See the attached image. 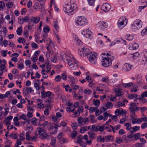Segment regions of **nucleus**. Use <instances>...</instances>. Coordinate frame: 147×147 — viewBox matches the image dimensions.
Instances as JSON below:
<instances>
[{
    "mask_svg": "<svg viewBox=\"0 0 147 147\" xmlns=\"http://www.w3.org/2000/svg\"><path fill=\"white\" fill-rule=\"evenodd\" d=\"M37 120V119L36 118H33L31 121L32 123L34 125H36V122Z\"/></svg>",
    "mask_w": 147,
    "mask_h": 147,
    "instance_id": "obj_53",
    "label": "nucleus"
},
{
    "mask_svg": "<svg viewBox=\"0 0 147 147\" xmlns=\"http://www.w3.org/2000/svg\"><path fill=\"white\" fill-rule=\"evenodd\" d=\"M141 127L142 129H144L147 127V122L142 123Z\"/></svg>",
    "mask_w": 147,
    "mask_h": 147,
    "instance_id": "obj_64",
    "label": "nucleus"
},
{
    "mask_svg": "<svg viewBox=\"0 0 147 147\" xmlns=\"http://www.w3.org/2000/svg\"><path fill=\"white\" fill-rule=\"evenodd\" d=\"M135 97H138V95L136 94H131L128 95V97L130 99H133Z\"/></svg>",
    "mask_w": 147,
    "mask_h": 147,
    "instance_id": "obj_35",
    "label": "nucleus"
},
{
    "mask_svg": "<svg viewBox=\"0 0 147 147\" xmlns=\"http://www.w3.org/2000/svg\"><path fill=\"white\" fill-rule=\"evenodd\" d=\"M142 60L147 61V50H145L143 52V55L142 56Z\"/></svg>",
    "mask_w": 147,
    "mask_h": 147,
    "instance_id": "obj_25",
    "label": "nucleus"
},
{
    "mask_svg": "<svg viewBox=\"0 0 147 147\" xmlns=\"http://www.w3.org/2000/svg\"><path fill=\"white\" fill-rule=\"evenodd\" d=\"M81 34L87 38H88L90 37H92V33L88 29L83 30L81 32Z\"/></svg>",
    "mask_w": 147,
    "mask_h": 147,
    "instance_id": "obj_11",
    "label": "nucleus"
},
{
    "mask_svg": "<svg viewBox=\"0 0 147 147\" xmlns=\"http://www.w3.org/2000/svg\"><path fill=\"white\" fill-rule=\"evenodd\" d=\"M143 145V143H138L135 144L132 147H142Z\"/></svg>",
    "mask_w": 147,
    "mask_h": 147,
    "instance_id": "obj_50",
    "label": "nucleus"
},
{
    "mask_svg": "<svg viewBox=\"0 0 147 147\" xmlns=\"http://www.w3.org/2000/svg\"><path fill=\"white\" fill-rule=\"evenodd\" d=\"M18 135V134H11L9 135V136L13 139H17Z\"/></svg>",
    "mask_w": 147,
    "mask_h": 147,
    "instance_id": "obj_29",
    "label": "nucleus"
},
{
    "mask_svg": "<svg viewBox=\"0 0 147 147\" xmlns=\"http://www.w3.org/2000/svg\"><path fill=\"white\" fill-rule=\"evenodd\" d=\"M142 21L138 19L135 20L133 24H131V27L133 29L136 28L139 29L142 27Z\"/></svg>",
    "mask_w": 147,
    "mask_h": 147,
    "instance_id": "obj_8",
    "label": "nucleus"
},
{
    "mask_svg": "<svg viewBox=\"0 0 147 147\" xmlns=\"http://www.w3.org/2000/svg\"><path fill=\"white\" fill-rule=\"evenodd\" d=\"M28 29L29 30H31L32 29V27L34 26L33 24L30 22H28Z\"/></svg>",
    "mask_w": 147,
    "mask_h": 147,
    "instance_id": "obj_62",
    "label": "nucleus"
},
{
    "mask_svg": "<svg viewBox=\"0 0 147 147\" xmlns=\"http://www.w3.org/2000/svg\"><path fill=\"white\" fill-rule=\"evenodd\" d=\"M136 115H130L131 117V123L133 124L137 123V118L134 117Z\"/></svg>",
    "mask_w": 147,
    "mask_h": 147,
    "instance_id": "obj_24",
    "label": "nucleus"
},
{
    "mask_svg": "<svg viewBox=\"0 0 147 147\" xmlns=\"http://www.w3.org/2000/svg\"><path fill=\"white\" fill-rule=\"evenodd\" d=\"M129 109L130 112V115H135V112L139 110V107L136 106L135 103L132 102L130 103Z\"/></svg>",
    "mask_w": 147,
    "mask_h": 147,
    "instance_id": "obj_4",
    "label": "nucleus"
},
{
    "mask_svg": "<svg viewBox=\"0 0 147 147\" xmlns=\"http://www.w3.org/2000/svg\"><path fill=\"white\" fill-rule=\"evenodd\" d=\"M122 85L123 87L126 88L127 87H130L131 86H132L133 85V84L131 82L127 83H123L122 84Z\"/></svg>",
    "mask_w": 147,
    "mask_h": 147,
    "instance_id": "obj_26",
    "label": "nucleus"
},
{
    "mask_svg": "<svg viewBox=\"0 0 147 147\" xmlns=\"http://www.w3.org/2000/svg\"><path fill=\"white\" fill-rule=\"evenodd\" d=\"M93 103L97 107H98L100 104V101L98 100H93Z\"/></svg>",
    "mask_w": 147,
    "mask_h": 147,
    "instance_id": "obj_46",
    "label": "nucleus"
},
{
    "mask_svg": "<svg viewBox=\"0 0 147 147\" xmlns=\"http://www.w3.org/2000/svg\"><path fill=\"white\" fill-rule=\"evenodd\" d=\"M61 79V76L58 75L56 76L55 78V80L57 82H60Z\"/></svg>",
    "mask_w": 147,
    "mask_h": 147,
    "instance_id": "obj_51",
    "label": "nucleus"
},
{
    "mask_svg": "<svg viewBox=\"0 0 147 147\" xmlns=\"http://www.w3.org/2000/svg\"><path fill=\"white\" fill-rule=\"evenodd\" d=\"M131 125L130 123H125L124 124V126L126 127V129L130 131L132 130V127H131Z\"/></svg>",
    "mask_w": 147,
    "mask_h": 147,
    "instance_id": "obj_23",
    "label": "nucleus"
},
{
    "mask_svg": "<svg viewBox=\"0 0 147 147\" xmlns=\"http://www.w3.org/2000/svg\"><path fill=\"white\" fill-rule=\"evenodd\" d=\"M68 62V64L71 67H74L73 65H75L77 63L76 60L74 58H72L71 59H66Z\"/></svg>",
    "mask_w": 147,
    "mask_h": 147,
    "instance_id": "obj_15",
    "label": "nucleus"
},
{
    "mask_svg": "<svg viewBox=\"0 0 147 147\" xmlns=\"http://www.w3.org/2000/svg\"><path fill=\"white\" fill-rule=\"evenodd\" d=\"M117 110L118 111V113L119 115H121L123 113H126L125 111V112H124L123 109L122 108H119L117 109Z\"/></svg>",
    "mask_w": 147,
    "mask_h": 147,
    "instance_id": "obj_41",
    "label": "nucleus"
},
{
    "mask_svg": "<svg viewBox=\"0 0 147 147\" xmlns=\"http://www.w3.org/2000/svg\"><path fill=\"white\" fill-rule=\"evenodd\" d=\"M30 131H28L27 132L26 134V139L27 140H30Z\"/></svg>",
    "mask_w": 147,
    "mask_h": 147,
    "instance_id": "obj_34",
    "label": "nucleus"
},
{
    "mask_svg": "<svg viewBox=\"0 0 147 147\" xmlns=\"http://www.w3.org/2000/svg\"><path fill=\"white\" fill-rule=\"evenodd\" d=\"M88 133L89 138L91 140H93L96 138L97 134L93 131H88Z\"/></svg>",
    "mask_w": 147,
    "mask_h": 147,
    "instance_id": "obj_16",
    "label": "nucleus"
},
{
    "mask_svg": "<svg viewBox=\"0 0 147 147\" xmlns=\"http://www.w3.org/2000/svg\"><path fill=\"white\" fill-rule=\"evenodd\" d=\"M124 66L125 67V69L126 71H128L131 69V65L128 63H125Z\"/></svg>",
    "mask_w": 147,
    "mask_h": 147,
    "instance_id": "obj_27",
    "label": "nucleus"
},
{
    "mask_svg": "<svg viewBox=\"0 0 147 147\" xmlns=\"http://www.w3.org/2000/svg\"><path fill=\"white\" fill-rule=\"evenodd\" d=\"M98 125H96L94 124L91 125V130L92 131L97 132L98 131Z\"/></svg>",
    "mask_w": 147,
    "mask_h": 147,
    "instance_id": "obj_21",
    "label": "nucleus"
},
{
    "mask_svg": "<svg viewBox=\"0 0 147 147\" xmlns=\"http://www.w3.org/2000/svg\"><path fill=\"white\" fill-rule=\"evenodd\" d=\"M56 142V139L55 137H53L51 140V141L50 143V144L51 146H54Z\"/></svg>",
    "mask_w": 147,
    "mask_h": 147,
    "instance_id": "obj_49",
    "label": "nucleus"
},
{
    "mask_svg": "<svg viewBox=\"0 0 147 147\" xmlns=\"http://www.w3.org/2000/svg\"><path fill=\"white\" fill-rule=\"evenodd\" d=\"M22 18V22H27L29 20V18L27 16H25L24 18Z\"/></svg>",
    "mask_w": 147,
    "mask_h": 147,
    "instance_id": "obj_55",
    "label": "nucleus"
},
{
    "mask_svg": "<svg viewBox=\"0 0 147 147\" xmlns=\"http://www.w3.org/2000/svg\"><path fill=\"white\" fill-rule=\"evenodd\" d=\"M36 134L38 135V137L42 140L47 138L49 140L51 138V135H49L48 133H46L44 131V129L40 127L37 128L36 132Z\"/></svg>",
    "mask_w": 147,
    "mask_h": 147,
    "instance_id": "obj_3",
    "label": "nucleus"
},
{
    "mask_svg": "<svg viewBox=\"0 0 147 147\" xmlns=\"http://www.w3.org/2000/svg\"><path fill=\"white\" fill-rule=\"evenodd\" d=\"M89 129L90 130L91 129V125L89 126L88 127L84 126L81 127L80 130V131L81 133L84 134L85 133V131H87Z\"/></svg>",
    "mask_w": 147,
    "mask_h": 147,
    "instance_id": "obj_18",
    "label": "nucleus"
},
{
    "mask_svg": "<svg viewBox=\"0 0 147 147\" xmlns=\"http://www.w3.org/2000/svg\"><path fill=\"white\" fill-rule=\"evenodd\" d=\"M111 127L113 130V133L115 132V130H114L115 128L111 125H108V126H106L105 125H102L99 126L98 127V131H99L100 132L103 131L105 129H109Z\"/></svg>",
    "mask_w": 147,
    "mask_h": 147,
    "instance_id": "obj_12",
    "label": "nucleus"
},
{
    "mask_svg": "<svg viewBox=\"0 0 147 147\" xmlns=\"http://www.w3.org/2000/svg\"><path fill=\"white\" fill-rule=\"evenodd\" d=\"M53 24L54 28L57 31L59 28L58 22L57 21H54Z\"/></svg>",
    "mask_w": 147,
    "mask_h": 147,
    "instance_id": "obj_36",
    "label": "nucleus"
},
{
    "mask_svg": "<svg viewBox=\"0 0 147 147\" xmlns=\"http://www.w3.org/2000/svg\"><path fill=\"white\" fill-rule=\"evenodd\" d=\"M23 90H26L28 91V93H32L34 91L31 87H26V88L24 89Z\"/></svg>",
    "mask_w": 147,
    "mask_h": 147,
    "instance_id": "obj_39",
    "label": "nucleus"
},
{
    "mask_svg": "<svg viewBox=\"0 0 147 147\" xmlns=\"http://www.w3.org/2000/svg\"><path fill=\"white\" fill-rule=\"evenodd\" d=\"M113 105L111 102H107L106 107L108 109H110V108H111L113 107Z\"/></svg>",
    "mask_w": 147,
    "mask_h": 147,
    "instance_id": "obj_44",
    "label": "nucleus"
},
{
    "mask_svg": "<svg viewBox=\"0 0 147 147\" xmlns=\"http://www.w3.org/2000/svg\"><path fill=\"white\" fill-rule=\"evenodd\" d=\"M97 141L98 142H104V137L102 138L101 136H98L97 137Z\"/></svg>",
    "mask_w": 147,
    "mask_h": 147,
    "instance_id": "obj_28",
    "label": "nucleus"
},
{
    "mask_svg": "<svg viewBox=\"0 0 147 147\" xmlns=\"http://www.w3.org/2000/svg\"><path fill=\"white\" fill-rule=\"evenodd\" d=\"M78 121L80 125H84L88 124L89 120L88 117L83 118L82 117H80L78 119Z\"/></svg>",
    "mask_w": 147,
    "mask_h": 147,
    "instance_id": "obj_10",
    "label": "nucleus"
},
{
    "mask_svg": "<svg viewBox=\"0 0 147 147\" xmlns=\"http://www.w3.org/2000/svg\"><path fill=\"white\" fill-rule=\"evenodd\" d=\"M115 92L117 94V96H121L122 92L119 89H117V90H115Z\"/></svg>",
    "mask_w": 147,
    "mask_h": 147,
    "instance_id": "obj_45",
    "label": "nucleus"
},
{
    "mask_svg": "<svg viewBox=\"0 0 147 147\" xmlns=\"http://www.w3.org/2000/svg\"><path fill=\"white\" fill-rule=\"evenodd\" d=\"M84 92V93L86 94H90L92 93L91 91L88 89H85Z\"/></svg>",
    "mask_w": 147,
    "mask_h": 147,
    "instance_id": "obj_56",
    "label": "nucleus"
},
{
    "mask_svg": "<svg viewBox=\"0 0 147 147\" xmlns=\"http://www.w3.org/2000/svg\"><path fill=\"white\" fill-rule=\"evenodd\" d=\"M123 141L121 137H117L115 140L116 142L118 144L121 143Z\"/></svg>",
    "mask_w": 147,
    "mask_h": 147,
    "instance_id": "obj_52",
    "label": "nucleus"
},
{
    "mask_svg": "<svg viewBox=\"0 0 147 147\" xmlns=\"http://www.w3.org/2000/svg\"><path fill=\"white\" fill-rule=\"evenodd\" d=\"M24 131H23L22 133L20 134V139L22 140H24L25 139V137H24Z\"/></svg>",
    "mask_w": 147,
    "mask_h": 147,
    "instance_id": "obj_48",
    "label": "nucleus"
},
{
    "mask_svg": "<svg viewBox=\"0 0 147 147\" xmlns=\"http://www.w3.org/2000/svg\"><path fill=\"white\" fill-rule=\"evenodd\" d=\"M76 22L78 25L82 26L87 24V20L85 17L80 16L78 17Z\"/></svg>",
    "mask_w": 147,
    "mask_h": 147,
    "instance_id": "obj_7",
    "label": "nucleus"
},
{
    "mask_svg": "<svg viewBox=\"0 0 147 147\" xmlns=\"http://www.w3.org/2000/svg\"><path fill=\"white\" fill-rule=\"evenodd\" d=\"M132 55H133L132 57H133V58L134 59L137 58L139 56V53L138 52H136L132 54Z\"/></svg>",
    "mask_w": 147,
    "mask_h": 147,
    "instance_id": "obj_57",
    "label": "nucleus"
},
{
    "mask_svg": "<svg viewBox=\"0 0 147 147\" xmlns=\"http://www.w3.org/2000/svg\"><path fill=\"white\" fill-rule=\"evenodd\" d=\"M5 7V4L4 2L0 1V10H3Z\"/></svg>",
    "mask_w": 147,
    "mask_h": 147,
    "instance_id": "obj_32",
    "label": "nucleus"
},
{
    "mask_svg": "<svg viewBox=\"0 0 147 147\" xmlns=\"http://www.w3.org/2000/svg\"><path fill=\"white\" fill-rule=\"evenodd\" d=\"M127 22V20L125 17H122L119 18L118 21V26L121 29L125 26Z\"/></svg>",
    "mask_w": 147,
    "mask_h": 147,
    "instance_id": "obj_6",
    "label": "nucleus"
},
{
    "mask_svg": "<svg viewBox=\"0 0 147 147\" xmlns=\"http://www.w3.org/2000/svg\"><path fill=\"white\" fill-rule=\"evenodd\" d=\"M138 47V44L136 43H134L133 44L129 45L128 49L131 50H135Z\"/></svg>",
    "mask_w": 147,
    "mask_h": 147,
    "instance_id": "obj_17",
    "label": "nucleus"
},
{
    "mask_svg": "<svg viewBox=\"0 0 147 147\" xmlns=\"http://www.w3.org/2000/svg\"><path fill=\"white\" fill-rule=\"evenodd\" d=\"M50 28L49 26H47V27L44 28L43 30L44 32L45 33H47L50 31Z\"/></svg>",
    "mask_w": 147,
    "mask_h": 147,
    "instance_id": "obj_40",
    "label": "nucleus"
},
{
    "mask_svg": "<svg viewBox=\"0 0 147 147\" xmlns=\"http://www.w3.org/2000/svg\"><path fill=\"white\" fill-rule=\"evenodd\" d=\"M134 140H138L139 139H140V133H136L135 134H134Z\"/></svg>",
    "mask_w": 147,
    "mask_h": 147,
    "instance_id": "obj_37",
    "label": "nucleus"
},
{
    "mask_svg": "<svg viewBox=\"0 0 147 147\" xmlns=\"http://www.w3.org/2000/svg\"><path fill=\"white\" fill-rule=\"evenodd\" d=\"M6 5L7 8H10L13 7V4L12 2H9L6 4Z\"/></svg>",
    "mask_w": 147,
    "mask_h": 147,
    "instance_id": "obj_47",
    "label": "nucleus"
},
{
    "mask_svg": "<svg viewBox=\"0 0 147 147\" xmlns=\"http://www.w3.org/2000/svg\"><path fill=\"white\" fill-rule=\"evenodd\" d=\"M96 53L95 52L90 53L87 56L88 58L89 61L92 64L95 63L96 62Z\"/></svg>",
    "mask_w": 147,
    "mask_h": 147,
    "instance_id": "obj_5",
    "label": "nucleus"
},
{
    "mask_svg": "<svg viewBox=\"0 0 147 147\" xmlns=\"http://www.w3.org/2000/svg\"><path fill=\"white\" fill-rule=\"evenodd\" d=\"M96 25L100 29L105 28H107L108 26L106 22L103 21L98 22Z\"/></svg>",
    "mask_w": 147,
    "mask_h": 147,
    "instance_id": "obj_14",
    "label": "nucleus"
},
{
    "mask_svg": "<svg viewBox=\"0 0 147 147\" xmlns=\"http://www.w3.org/2000/svg\"><path fill=\"white\" fill-rule=\"evenodd\" d=\"M140 127L139 126H136L134 127H132V130L131 131V133L133 134L137 131L140 130Z\"/></svg>",
    "mask_w": 147,
    "mask_h": 147,
    "instance_id": "obj_22",
    "label": "nucleus"
},
{
    "mask_svg": "<svg viewBox=\"0 0 147 147\" xmlns=\"http://www.w3.org/2000/svg\"><path fill=\"white\" fill-rule=\"evenodd\" d=\"M16 32L17 34L19 35H20L22 32V27L21 26L18 27L16 30Z\"/></svg>",
    "mask_w": 147,
    "mask_h": 147,
    "instance_id": "obj_30",
    "label": "nucleus"
},
{
    "mask_svg": "<svg viewBox=\"0 0 147 147\" xmlns=\"http://www.w3.org/2000/svg\"><path fill=\"white\" fill-rule=\"evenodd\" d=\"M34 86L35 88L37 90H39L40 89V88L39 86V84L36 82L34 84Z\"/></svg>",
    "mask_w": 147,
    "mask_h": 147,
    "instance_id": "obj_59",
    "label": "nucleus"
},
{
    "mask_svg": "<svg viewBox=\"0 0 147 147\" xmlns=\"http://www.w3.org/2000/svg\"><path fill=\"white\" fill-rule=\"evenodd\" d=\"M89 117L90 120L91 122L92 123H94L96 121V120L94 119V115H91L89 116Z\"/></svg>",
    "mask_w": 147,
    "mask_h": 147,
    "instance_id": "obj_33",
    "label": "nucleus"
},
{
    "mask_svg": "<svg viewBox=\"0 0 147 147\" xmlns=\"http://www.w3.org/2000/svg\"><path fill=\"white\" fill-rule=\"evenodd\" d=\"M75 41L76 42V44L79 45H80L82 44V43L81 40L78 37L75 38Z\"/></svg>",
    "mask_w": 147,
    "mask_h": 147,
    "instance_id": "obj_31",
    "label": "nucleus"
},
{
    "mask_svg": "<svg viewBox=\"0 0 147 147\" xmlns=\"http://www.w3.org/2000/svg\"><path fill=\"white\" fill-rule=\"evenodd\" d=\"M23 93L25 97H28L30 96V95L28 93V91H27L26 90H23Z\"/></svg>",
    "mask_w": 147,
    "mask_h": 147,
    "instance_id": "obj_42",
    "label": "nucleus"
},
{
    "mask_svg": "<svg viewBox=\"0 0 147 147\" xmlns=\"http://www.w3.org/2000/svg\"><path fill=\"white\" fill-rule=\"evenodd\" d=\"M77 111L78 112V116H79L80 113L81 112H83L84 111V109L83 107L81 106H79L77 110Z\"/></svg>",
    "mask_w": 147,
    "mask_h": 147,
    "instance_id": "obj_38",
    "label": "nucleus"
},
{
    "mask_svg": "<svg viewBox=\"0 0 147 147\" xmlns=\"http://www.w3.org/2000/svg\"><path fill=\"white\" fill-rule=\"evenodd\" d=\"M41 98H45L47 96H46V92L45 90H43L41 92Z\"/></svg>",
    "mask_w": 147,
    "mask_h": 147,
    "instance_id": "obj_58",
    "label": "nucleus"
},
{
    "mask_svg": "<svg viewBox=\"0 0 147 147\" xmlns=\"http://www.w3.org/2000/svg\"><path fill=\"white\" fill-rule=\"evenodd\" d=\"M141 34L142 36L147 34V28L144 29L142 31Z\"/></svg>",
    "mask_w": 147,
    "mask_h": 147,
    "instance_id": "obj_54",
    "label": "nucleus"
},
{
    "mask_svg": "<svg viewBox=\"0 0 147 147\" xmlns=\"http://www.w3.org/2000/svg\"><path fill=\"white\" fill-rule=\"evenodd\" d=\"M32 47L34 49H36L38 48V46L37 45L35 42H32L31 44Z\"/></svg>",
    "mask_w": 147,
    "mask_h": 147,
    "instance_id": "obj_61",
    "label": "nucleus"
},
{
    "mask_svg": "<svg viewBox=\"0 0 147 147\" xmlns=\"http://www.w3.org/2000/svg\"><path fill=\"white\" fill-rule=\"evenodd\" d=\"M105 142L112 141L113 140V137L111 135L105 136L104 137Z\"/></svg>",
    "mask_w": 147,
    "mask_h": 147,
    "instance_id": "obj_20",
    "label": "nucleus"
},
{
    "mask_svg": "<svg viewBox=\"0 0 147 147\" xmlns=\"http://www.w3.org/2000/svg\"><path fill=\"white\" fill-rule=\"evenodd\" d=\"M97 108L95 107H91L89 109V112L90 113H92L94 112L97 109Z\"/></svg>",
    "mask_w": 147,
    "mask_h": 147,
    "instance_id": "obj_63",
    "label": "nucleus"
},
{
    "mask_svg": "<svg viewBox=\"0 0 147 147\" xmlns=\"http://www.w3.org/2000/svg\"><path fill=\"white\" fill-rule=\"evenodd\" d=\"M102 61V65L104 67H107L111 65L113 57L111 54L107 53L106 56L103 57Z\"/></svg>",
    "mask_w": 147,
    "mask_h": 147,
    "instance_id": "obj_2",
    "label": "nucleus"
},
{
    "mask_svg": "<svg viewBox=\"0 0 147 147\" xmlns=\"http://www.w3.org/2000/svg\"><path fill=\"white\" fill-rule=\"evenodd\" d=\"M82 136H80L78 138V140L77 141V142L80 144L82 142Z\"/></svg>",
    "mask_w": 147,
    "mask_h": 147,
    "instance_id": "obj_60",
    "label": "nucleus"
},
{
    "mask_svg": "<svg viewBox=\"0 0 147 147\" xmlns=\"http://www.w3.org/2000/svg\"><path fill=\"white\" fill-rule=\"evenodd\" d=\"M40 20V18L38 17H32L30 19V21L33 23H37Z\"/></svg>",
    "mask_w": 147,
    "mask_h": 147,
    "instance_id": "obj_19",
    "label": "nucleus"
},
{
    "mask_svg": "<svg viewBox=\"0 0 147 147\" xmlns=\"http://www.w3.org/2000/svg\"><path fill=\"white\" fill-rule=\"evenodd\" d=\"M77 6L74 1L72 0H71L69 3H66L63 7V10L65 13H71L76 10Z\"/></svg>",
    "mask_w": 147,
    "mask_h": 147,
    "instance_id": "obj_1",
    "label": "nucleus"
},
{
    "mask_svg": "<svg viewBox=\"0 0 147 147\" xmlns=\"http://www.w3.org/2000/svg\"><path fill=\"white\" fill-rule=\"evenodd\" d=\"M78 53L82 57L88 56V54L90 53L89 50L88 48L83 47L81 48L78 50Z\"/></svg>",
    "mask_w": 147,
    "mask_h": 147,
    "instance_id": "obj_9",
    "label": "nucleus"
},
{
    "mask_svg": "<svg viewBox=\"0 0 147 147\" xmlns=\"http://www.w3.org/2000/svg\"><path fill=\"white\" fill-rule=\"evenodd\" d=\"M111 8V6L110 4L107 3H105L101 6V9L107 12L109 11Z\"/></svg>",
    "mask_w": 147,
    "mask_h": 147,
    "instance_id": "obj_13",
    "label": "nucleus"
},
{
    "mask_svg": "<svg viewBox=\"0 0 147 147\" xmlns=\"http://www.w3.org/2000/svg\"><path fill=\"white\" fill-rule=\"evenodd\" d=\"M88 5L91 6H93L94 5L95 0H87Z\"/></svg>",
    "mask_w": 147,
    "mask_h": 147,
    "instance_id": "obj_43",
    "label": "nucleus"
}]
</instances>
